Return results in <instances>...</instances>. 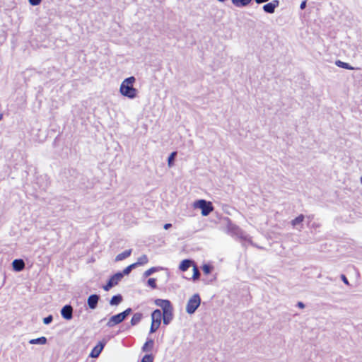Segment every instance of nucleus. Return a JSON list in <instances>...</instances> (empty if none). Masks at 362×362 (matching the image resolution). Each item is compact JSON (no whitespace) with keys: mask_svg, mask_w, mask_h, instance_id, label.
<instances>
[{"mask_svg":"<svg viewBox=\"0 0 362 362\" xmlns=\"http://www.w3.org/2000/svg\"><path fill=\"white\" fill-rule=\"evenodd\" d=\"M136 79L134 76L125 78L121 83L119 88L120 93L130 99H134L137 96L138 90L133 87V83Z\"/></svg>","mask_w":362,"mask_h":362,"instance_id":"nucleus-1","label":"nucleus"},{"mask_svg":"<svg viewBox=\"0 0 362 362\" xmlns=\"http://www.w3.org/2000/svg\"><path fill=\"white\" fill-rule=\"evenodd\" d=\"M226 232L233 236H237L241 239L249 240L248 235L237 225L232 223L229 218L227 219Z\"/></svg>","mask_w":362,"mask_h":362,"instance_id":"nucleus-2","label":"nucleus"},{"mask_svg":"<svg viewBox=\"0 0 362 362\" xmlns=\"http://www.w3.org/2000/svg\"><path fill=\"white\" fill-rule=\"evenodd\" d=\"M201 298L198 293H195L188 300L186 305V312L192 315L195 313L196 310L200 305Z\"/></svg>","mask_w":362,"mask_h":362,"instance_id":"nucleus-3","label":"nucleus"},{"mask_svg":"<svg viewBox=\"0 0 362 362\" xmlns=\"http://www.w3.org/2000/svg\"><path fill=\"white\" fill-rule=\"evenodd\" d=\"M194 205L195 207L202 209V214L204 216H208L213 211L211 203L204 199L195 202Z\"/></svg>","mask_w":362,"mask_h":362,"instance_id":"nucleus-4","label":"nucleus"},{"mask_svg":"<svg viewBox=\"0 0 362 362\" xmlns=\"http://www.w3.org/2000/svg\"><path fill=\"white\" fill-rule=\"evenodd\" d=\"M279 6V0H273L272 2L264 4L262 7L264 11L267 13H274L275 9Z\"/></svg>","mask_w":362,"mask_h":362,"instance_id":"nucleus-5","label":"nucleus"},{"mask_svg":"<svg viewBox=\"0 0 362 362\" xmlns=\"http://www.w3.org/2000/svg\"><path fill=\"white\" fill-rule=\"evenodd\" d=\"M305 216L303 214H300L296 218L293 219L291 221V224L293 228H296L298 231H301L303 228V222L304 221Z\"/></svg>","mask_w":362,"mask_h":362,"instance_id":"nucleus-6","label":"nucleus"},{"mask_svg":"<svg viewBox=\"0 0 362 362\" xmlns=\"http://www.w3.org/2000/svg\"><path fill=\"white\" fill-rule=\"evenodd\" d=\"M61 315L66 320H71L73 317V308L70 305H64L61 310Z\"/></svg>","mask_w":362,"mask_h":362,"instance_id":"nucleus-7","label":"nucleus"},{"mask_svg":"<svg viewBox=\"0 0 362 362\" xmlns=\"http://www.w3.org/2000/svg\"><path fill=\"white\" fill-rule=\"evenodd\" d=\"M124 320V319L122 316L121 313H119V314L112 316L109 319L108 322H107V326L108 327H112L115 325L121 323Z\"/></svg>","mask_w":362,"mask_h":362,"instance_id":"nucleus-8","label":"nucleus"},{"mask_svg":"<svg viewBox=\"0 0 362 362\" xmlns=\"http://www.w3.org/2000/svg\"><path fill=\"white\" fill-rule=\"evenodd\" d=\"M155 304L161 308L163 312L169 309H173V305L169 300L156 299L155 300Z\"/></svg>","mask_w":362,"mask_h":362,"instance_id":"nucleus-9","label":"nucleus"},{"mask_svg":"<svg viewBox=\"0 0 362 362\" xmlns=\"http://www.w3.org/2000/svg\"><path fill=\"white\" fill-rule=\"evenodd\" d=\"M155 304L161 308L163 312L169 309H173V305L169 300L156 299L155 300Z\"/></svg>","mask_w":362,"mask_h":362,"instance_id":"nucleus-10","label":"nucleus"},{"mask_svg":"<svg viewBox=\"0 0 362 362\" xmlns=\"http://www.w3.org/2000/svg\"><path fill=\"white\" fill-rule=\"evenodd\" d=\"M163 319V314L159 309L155 310L151 313V321L158 325H160L161 320Z\"/></svg>","mask_w":362,"mask_h":362,"instance_id":"nucleus-11","label":"nucleus"},{"mask_svg":"<svg viewBox=\"0 0 362 362\" xmlns=\"http://www.w3.org/2000/svg\"><path fill=\"white\" fill-rule=\"evenodd\" d=\"M163 323L166 325L170 323L173 318V308L163 312Z\"/></svg>","mask_w":362,"mask_h":362,"instance_id":"nucleus-12","label":"nucleus"},{"mask_svg":"<svg viewBox=\"0 0 362 362\" xmlns=\"http://www.w3.org/2000/svg\"><path fill=\"white\" fill-rule=\"evenodd\" d=\"M99 300V296L96 294L90 295L87 300L88 305L90 309H95L97 307Z\"/></svg>","mask_w":362,"mask_h":362,"instance_id":"nucleus-13","label":"nucleus"},{"mask_svg":"<svg viewBox=\"0 0 362 362\" xmlns=\"http://www.w3.org/2000/svg\"><path fill=\"white\" fill-rule=\"evenodd\" d=\"M105 344L99 342L91 351L90 356L92 358H97L103 349Z\"/></svg>","mask_w":362,"mask_h":362,"instance_id":"nucleus-14","label":"nucleus"},{"mask_svg":"<svg viewBox=\"0 0 362 362\" xmlns=\"http://www.w3.org/2000/svg\"><path fill=\"white\" fill-rule=\"evenodd\" d=\"M13 268L16 272H21L25 268V262L21 259H17L13 261Z\"/></svg>","mask_w":362,"mask_h":362,"instance_id":"nucleus-15","label":"nucleus"},{"mask_svg":"<svg viewBox=\"0 0 362 362\" xmlns=\"http://www.w3.org/2000/svg\"><path fill=\"white\" fill-rule=\"evenodd\" d=\"M123 278V274L117 272L110 277L109 281L112 284V286H116Z\"/></svg>","mask_w":362,"mask_h":362,"instance_id":"nucleus-16","label":"nucleus"},{"mask_svg":"<svg viewBox=\"0 0 362 362\" xmlns=\"http://www.w3.org/2000/svg\"><path fill=\"white\" fill-rule=\"evenodd\" d=\"M132 249L127 250L124 251L123 252L117 255L115 257V262H119L122 261L127 257H129L132 254Z\"/></svg>","mask_w":362,"mask_h":362,"instance_id":"nucleus-17","label":"nucleus"},{"mask_svg":"<svg viewBox=\"0 0 362 362\" xmlns=\"http://www.w3.org/2000/svg\"><path fill=\"white\" fill-rule=\"evenodd\" d=\"M193 264V262L190 259H184L181 262L180 264V269L182 272L187 271L190 266Z\"/></svg>","mask_w":362,"mask_h":362,"instance_id":"nucleus-18","label":"nucleus"},{"mask_svg":"<svg viewBox=\"0 0 362 362\" xmlns=\"http://www.w3.org/2000/svg\"><path fill=\"white\" fill-rule=\"evenodd\" d=\"M122 296L120 294L115 295L110 299V304L111 305H118L122 303Z\"/></svg>","mask_w":362,"mask_h":362,"instance_id":"nucleus-19","label":"nucleus"},{"mask_svg":"<svg viewBox=\"0 0 362 362\" xmlns=\"http://www.w3.org/2000/svg\"><path fill=\"white\" fill-rule=\"evenodd\" d=\"M232 3L237 7H245L249 5L250 0H231Z\"/></svg>","mask_w":362,"mask_h":362,"instance_id":"nucleus-20","label":"nucleus"},{"mask_svg":"<svg viewBox=\"0 0 362 362\" xmlns=\"http://www.w3.org/2000/svg\"><path fill=\"white\" fill-rule=\"evenodd\" d=\"M142 319V314L140 313H135L131 320V325L135 326L140 322Z\"/></svg>","mask_w":362,"mask_h":362,"instance_id":"nucleus-21","label":"nucleus"},{"mask_svg":"<svg viewBox=\"0 0 362 362\" xmlns=\"http://www.w3.org/2000/svg\"><path fill=\"white\" fill-rule=\"evenodd\" d=\"M30 344H45L47 343V338L41 337L37 339H33L29 341Z\"/></svg>","mask_w":362,"mask_h":362,"instance_id":"nucleus-22","label":"nucleus"},{"mask_svg":"<svg viewBox=\"0 0 362 362\" xmlns=\"http://www.w3.org/2000/svg\"><path fill=\"white\" fill-rule=\"evenodd\" d=\"M148 259L146 255H143L141 257H139L137 259V262L135 263H133L134 264H136V267L139 265L145 264L148 262Z\"/></svg>","mask_w":362,"mask_h":362,"instance_id":"nucleus-23","label":"nucleus"},{"mask_svg":"<svg viewBox=\"0 0 362 362\" xmlns=\"http://www.w3.org/2000/svg\"><path fill=\"white\" fill-rule=\"evenodd\" d=\"M154 341L153 339H148L146 342L142 346V351H150L153 346Z\"/></svg>","mask_w":362,"mask_h":362,"instance_id":"nucleus-24","label":"nucleus"},{"mask_svg":"<svg viewBox=\"0 0 362 362\" xmlns=\"http://www.w3.org/2000/svg\"><path fill=\"white\" fill-rule=\"evenodd\" d=\"M335 64L338 67L344 68V69H354V68L352 66H351L348 63L343 62H341L340 60H337L335 62Z\"/></svg>","mask_w":362,"mask_h":362,"instance_id":"nucleus-25","label":"nucleus"},{"mask_svg":"<svg viewBox=\"0 0 362 362\" xmlns=\"http://www.w3.org/2000/svg\"><path fill=\"white\" fill-rule=\"evenodd\" d=\"M177 155V152L174 151L170 153V155L168 157V165L169 167H172L174 164V160L175 158V156Z\"/></svg>","mask_w":362,"mask_h":362,"instance_id":"nucleus-26","label":"nucleus"},{"mask_svg":"<svg viewBox=\"0 0 362 362\" xmlns=\"http://www.w3.org/2000/svg\"><path fill=\"white\" fill-rule=\"evenodd\" d=\"M136 268V264H132L130 265H129L128 267H127L122 272H121L122 274H123V276L124 275H128L133 269Z\"/></svg>","mask_w":362,"mask_h":362,"instance_id":"nucleus-27","label":"nucleus"},{"mask_svg":"<svg viewBox=\"0 0 362 362\" xmlns=\"http://www.w3.org/2000/svg\"><path fill=\"white\" fill-rule=\"evenodd\" d=\"M158 270V267H151V268L148 269V270H146L144 273V276L145 277H148V276H151L152 274H153L154 272H157Z\"/></svg>","mask_w":362,"mask_h":362,"instance_id":"nucleus-28","label":"nucleus"},{"mask_svg":"<svg viewBox=\"0 0 362 362\" xmlns=\"http://www.w3.org/2000/svg\"><path fill=\"white\" fill-rule=\"evenodd\" d=\"M141 362H153V356L152 354H146L141 359Z\"/></svg>","mask_w":362,"mask_h":362,"instance_id":"nucleus-29","label":"nucleus"},{"mask_svg":"<svg viewBox=\"0 0 362 362\" xmlns=\"http://www.w3.org/2000/svg\"><path fill=\"white\" fill-rule=\"evenodd\" d=\"M202 270L205 274H209L212 270V267L209 264H204L202 267Z\"/></svg>","mask_w":362,"mask_h":362,"instance_id":"nucleus-30","label":"nucleus"},{"mask_svg":"<svg viewBox=\"0 0 362 362\" xmlns=\"http://www.w3.org/2000/svg\"><path fill=\"white\" fill-rule=\"evenodd\" d=\"M193 271H194V273H193L192 278L194 280H197L199 278L200 272H199L198 268L195 265L194 266Z\"/></svg>","mask_w":362,"mask_h":362,"instance_id":"nucleus-31","label":"nucleus"},{"mask_svg":"<svg viewBox=\"0 0 362 362\" xmlns=\"http://www.w3.org/2000/svg\"><path fill=\"white\" fill-rule=\"evenodd\" d=\"M147 284L152 288H156V279H153V278L148 279V280L147 281Z\"/></svg>","mask_w":362,"mask_h":362,"instance_id":"nucleus-32","label":"nucleus"},{"mask_svg":"<svg viewBox=\"0 0 362 362\" xmlns=\"http://www.w3.org/2000/svg\"><path fill=\"white\" fill-rule=\"evenodd\" d=\"M159 327H160V325H158V324H156V323L151 322L150 332L151 333L155 332L159 328Z\"/></svg>","mask_w":362,"mask_h":362,"instance_id":"nucleus-33","label":"nucleus"},{"mask_svg":"<svg viewBox=\"0 0 362 362\" xmlns=\"http://www.w3.org/2000/svg\"><path fill=\"white\" fill-rule=\"evenodd\" d=\"M132 309L131 308H127L124 311L120 313L122 316L124 317V319L125 320V318L132 313Z\"/></svg>","mask_w":362,"mask_h":362,"instance_id":"nucleus-34","label":"nucleus"},{"mask_svg":"<svg viewBox=\"0 0 362 362\" xmlns=\"http://www.w3.org/2000/svg\"><path fill=\"white\" fill-rule=\"evenodd\" d=\"M52 320H53V317H52V315H50L43 319V322L45 325H48L52 322Z\"/></svg>","mask_w":362,"mask_h":362,"instance_id":"nucleus-35","label":"nucleus"},{"mask_svg":"<svg viewBox=\"0 0 362 362\" xmlns=\"http://www.w3.org/2000/svg\"><path fill=\"white\" fill-rule=\"evenodd\" d=\"M28 1L32 6H37L41 3L42 0H28Z\"/></svg>","mask_w":362,"mask_h":362,"instance_id":"nucleus-36","label":"nucleus"},{"mask_svg":"<svg viewBox=\"0 0 362 362\" xmlns=\"http://www.w3.org/2000/svg\"><path fill=\"white\" fill-rule=\"evenodd\" d=\"M113 286H112V284L110 283L109 281H107V284L105 286H103V289L105 291H109L111 288H112Z\"/></svg>","mask_w":362,"mask_h":362,"instance_id":"nucleus-37","label":"nucleus"},{"mask_svg":"<svg viewBox=\"0 0 362 362\" xmlns=\"http://www.w3.org/2000/svg\"><path fill=\"white\" fill-rule=\"evenodd\" d=\"M341 280H342V281H343L346 284H349V281H348V280H347V279H346V276H345V275L341 274Z\"/></svg>","mask_w":362,"mask_h":362,"instance_id":"nucleus-38","label":"nucleus"},{"mask_svg":"<svg viewBox=\"0 0 362 362\" xmlns=\"http://www.w3.org/2000/svg\"><path fill=\"white\" fill-rule=\"evenodd\" d=\"M305 6H306V1H302L300 5V9H304L305 8Z\"/></svg>","mask_w":362,"mask_h":362,"instance_id":"nucleus-39","label":"nucleus"},{"mask_svg":"<svg viewBox=\"0 0 362 362\" xmlns=\"http://www.w3.org/2000/svg\"><path fill=\"white\" fill-rule=\"evenodd\" d=\"M297 306L299 308H305V304L303 303V302H298L297 303Z\"/></svg>","mask_w":362,"mask_h":362,"instance_id":"nucleus-40","label":"nucleus"},{"mask_svg":"<svg viewBox=\"0 0 362 362\" xmlns=\"http://www.w3.org/2000/svg\"><path fill=\"white\" fill-rule=\"evenodd\" d=\"M269 1V0H255V2L258 4H262V3H265V2H267Z\"/></svg>","mask_w":362,"mask_h":362,"instance_id":"nucleus-41","label":"nucleus"},{"mask_svg":"<svg viewBox=\"0 0 362 362\" xmlns=\"http://www.w3.org/2000/svg\"><path fill=\"white\" fill-rule=\"evenodd\" d=\"M172 226V225L170 223H165L163 226L164 229L165 230H168L169 229L170 227Z\"/></svg>","mask_w":362,"mask_h":362,"instance_id":"nucleus-42","label":"nucleus"},{"mask_svg":"<svg viewBox=\"0 0 362 362\" xmlns=\"http://www.w3.org/2000/svg\"><path fill=\"white\" fill-rule=\"evenodd\" d=\"M2 119V115H0V120Z\"/></svg>","mask_w":362,"mask_h":362,"instance_id":"nucleus-43","label":"nucleus"},{"mask_svg":"<svg viewBox=\"0 0 362 362\" xmlns=\"http://www.w3.org/2000/svg\"><path fill=\"white\" fill-rule=\"evenodd\" d=\"M360 180L362 182V176L360 177Z\"/></svg>","mask_w":362,"mask_h":362,"instance_id":"nucleus-44","label":"nucleus"}]
</instances>
